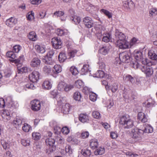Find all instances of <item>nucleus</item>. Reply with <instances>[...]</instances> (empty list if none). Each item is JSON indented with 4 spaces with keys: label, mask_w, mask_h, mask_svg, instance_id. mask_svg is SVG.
<instances>
[{
    "label": "nucleus",
    "mask_w": 157,
    "mask_h": 157,
    "mask_svg": "<svg viewBox=\"0 0 157 157\" xmlns=\"http://www.w3.org/2000/svg\"><path fill=\"white\" fill-rule=\"evenodd\" d=\"M119 123L125 129H129L134 126L133 121L127 115L122 116L120 118Z\"/></svg>",
    "instance_id": "1"
},
{
    "label": "nucleus",
    "mask_w": 157,
    "mask_h": 157,
    "mask_svg": "<svg viewBox=\"0 0 157 157\" xmlns=\"http://www.w3.org/2000/svg\"><path fill=\"white\" fill-rule=\"evenodd\" d=\"M74 88L72 85L68 84L63 82L59 83L58 86V89L61 91H65L66 92L69 91Z\"/></svg>",
    "instance_id": "2"
},
{
    "label": "nucleus",
    "mask_w": 157,
    "mask_h": 157,
    "mask_svg": "<svg viewBox=\"0 0 157 157\" xmlns=\"http://www.w3.org/2000/svg\"><path fill=\"white\" fill-rule=\"evenodd\" d=\"M144 133L143 130L138 128H135L132 129L131 134L132 137L134 139H137L141 137Z\"/></svg>",
    "instance_id": "3"
},
{
    "label": "nucleus",
    "mask_w": 157,
    "mask_h": 157,
    "mask_svg": "<svg viewBox=\"0 0 157 157\" xmlns=\"http://www.w3.org/2000/svg\"><path fill=\"white\" fill-rule=\"evenodd\" d=\"M31 104L32 109L34 111H37L40 109L42 103L39 101L34 100L31 101Z\"/></svg>",
    "instance_id": "4"
},
{
    "label": "nucleus",
    "mask_w": 157,
    "mask_h": 157,
    "mask_svg": "<svg viewBox=\"0 0 157 157\" xmlns=\"http://www.w3.org/2000/svg\"><path fill=\"white\" fill-rule=\"evenodd\" d=\"M51 43L53 47L56 49L61 48L62 43L59 38L54 37L52 39Z\"/></svg>",
    "instance_id": "5"
},
{
    "label": "nucleus",
    "mask_w": 157,
    "mask_h": 157,
    "mask_svg": "<svg viewBox=\"0 0 157 157\" xmlns=\"http://www.w3.org/2000/svg\"><path fill=\"white\" fill-rule=\"evenodd\" d=\"M55 142V140L51 138L47 139L45 141L46 145L49 146L50 151H53L56 150V146L54 144Z\"/></svg>",
    "instance_id": "6"
},
{
    "label": "nucleus",
    "mask_w": 157,
    "mask_h": 157,
    "mask_svg": "<svg viewBox=\"0 0 157 157\" xmlns=\"http://www.w3.org/2000/svg\"><path fill=\"white\" fill-rule=\"evenodd\" d=\"M119 59L121 62L128 63L130 61V56L126 52L121 53L119 55Z\"/></svg>",
    "instance_id": "7"
},
{
    "label": "nucleus",
    "mask_w": 157,
    "mask_h": 157,
    "mask_svg": "<svg viewBox=\"0 0 157 157\" xmlns=\"http://www.w3.org/2000/svg\"><path fill=\"white\" fill-rule=\"evenodd\" d=\"M117 45L120 48L124 49L129 47V43L125 40H117Z\"/></svg>",
    "instance_id": "8"
},
{
    "label": "nucleus",
    "mask_w": 157,
    "mask_h": 157,
    "mask_svg": "<svg viewBox=\"0 0 157 157\" xmlns=\"http://www.w3.org/2000/svg\"><path fill=\"white\" fill-rule=\"evenodd\" d=\"M83 21L85 26L87 28H91L93 26V23L92 19L89 17L84 18Z\"/></svg>",
    "instance_id": "9"
},
{
    "label": "nucleus",
    "mask_w": 157,
    "mask_h": 157,
    "mask_svg": "<svg viewBox=\"0 0 157 157\" xmlns=\"http://www.w3.org/2000/svg\"><path fill=\"white\" fill-rule=\"evenodd\" d=\"M40 74L39 72L36 71H34L31 74L30 77V81L33 83L36 82L39 80Z\"/></svg>",
    "instance_id": "10"
},
{
    "label": "nucleus",
    "mask_w": 157,
    "mask_h": 157,
    "mask_svg": "<svg viewBox=\"0 0 157 157\" xmlns=\"http://www.w3.org/2000/svg\"><path fill=\"white\" fill-rule=\"evenodd\" d=\"M141 70L142 72H144L147 76H149L153 73V70L152 68H150L147 66H143L141 68Z\"/></svg>",
    "instance_id": "11"
},
{
    "label": "nucleus",
    "mask_w": 157,
    "mask_h": 157,
    "mask_svg": "<svg viewBox=\"0 0 157 157\" xmlns=\"http://www.w3.org/2000/svg\"><path fill=\"white\" fill-rule=\"evenodd\" d=\"M148 56L151 59L157 60V47L153 49L149 50L148 53Z\"/></svg>",
    "instance_id": "12"
},
{
    "label": "nucleus",
    "mask_w": 157,
    "mask_h": 157,
    "mask_svg": "<svg viewBox=\"0 0 157 157\" xmlns=\"http://www.w3.org/2000/svg\"><path fill=\"white\" fill-rule=\"evenodd\" d=\"M17 23V20L13 17L7 19L6 22V25L10 27H12L14 26Z\"/></svg>",
    "instance_id": "13"
},
{
    "label": "nucleus",
    "mask_w": 157,
    "mask_h": 157,
    "mask_svg": "<svg viewBox=\"0 0 157 157\" xmlns=\"http://www.w3.org/2000/svg\"><path fill=\"white\" fill-rule=\"evenodd\" d=\"M115 36L117 41L125 40V36L124 34L118 30H117L115 32Z\"/></svg>",
    "instance_id": "14"
},
{
    "label": "nucleus",
    "mask_w": 157,
    "mask_h": 157,
    "mask_svg": "<svg viewBox=\"0 0 157 157\" xmlns=\"http://www.w3.org/2000/svg\"><path fill=\"white\" fill-rule=\"evenodd\" d=\"M135 59L140 62L141 59L143 58V55L141 52L138 51H135L133 53Z\"/></svg>",
    "instance_id": "15"
},
{
    "label": "nucleus",
    "mask_w": 157,
    "mask_h": 157,
    "mask_svg": "<svg viewBox=\"0 0 157 157\" xmlns=\"http://www.w3.org/2000/svg\"><path fill=\"white\" fill-rule=\"evenodd\" d=\"M71 106L68 103H66L63 105L62 107V111L64 114H68L70 110Z\"/></svg>",
    "instance_id": "16"
},
{
    "label": "nucleus",
    "mask_w": 157,
    "mask_h": 157,
    "mask_svg": "<svg viewBox=\"0 0 157 157\" xmlns=\"http://www.w3.org/2000/svg\"><path fill=\"white\" fill-rule=\"evenodd\" d=\"M2 116L4 121H5L10 119V113L7 110H3L2 113Z\"/></svg>",
    "instance_id": "17"
},
{
    "label": "nucleus",
    "mask_w": 157,
    "mask_h": 157,
    "mask_svg": "<svg viewBox=\"0 0 157 157\" xmlns=\"http://www.w3.org/2000/svg\"><path fill=\"white\" fill-rule=\"evenodd\" d=\"M123 5L127 9H130L135 6L134 3L131 0H128L125 1Z\"/></svg>",
    "instance_id": "18"
},
{
    "label": "nucleus",
    "mask_w": 157,
    "mask_h": 157,
    "mask_svg": "<svg viewBox=\"0 0 157 157\" xmlns=\"http://www.w3.org/2000/svg\"><path fill=\"white\" fill-rule=\"evenodd\" d=\"M79 120L82 123H84L88 121V115L84 113H81L80 114L79 117Z\"/></svg>",
    "instance_id": "19"
},
{
    "label": "nucleus",
    "mask_w": 157,
    "mask_h": 157,
    "mask_svg": "<svg viewBox=\"0 0 157 157\" xmlns=\"http://www.w3.org/2000/svg\"><path fill=\"white\" fill-rule=\"evenodd\" d=\"M111 48V46L107 45L101 48L99 50L100 52L103 55L107 54L108 52Z\"/></svg>",
    "instance_id": "20"
},
{
    "label": "nucleus",
    "mask_w": 157,
    "mask_h": 157,
    "mask_svg": "<svg viewBox=\"0 0 157 157\" xmlns=\"http://www.w3.org/2000/svg\"><path fill=\"white\" fill-rule=\"evenodd\" d=\"M40 63V60L38 58H35L32 60L31 65L33 67H37Z\"/></svg>",
    "instance_id": "21"
},
{
    "label": "nucleus",
    "mask_w": 157,
    "mask_h": 157,
    "mask_svg": "<svg viewBox=\"0 0 157 157\" xmlns=\"http://www.w3.org/2000/svg\"><path fill=\"white\" fill-rule=\"evenodd\" d=\"M138 118L143 123L146 122L147 121L146 116L142 112H140L138 114Z\"/></svg>",
    "instance_id": "22"
},
{
    "label": "nucleus",
    "mask_w": 157,
    "mask_h": 157,
    "mask_svg": "<svg viewBox=\"0 0 157 157\" xmlns=\"http://www.w3.org/2000/svg\"><path fill=\"white\" fill-rule=\"evenodd\" d=\"M52 87L51 82L48 80H45L42 84L43 88L46 90H49Z\"/></svg>",
    "instance_id": "23"
},
{
    "label": "nucleus",
    "mask_w": 157,
    "mask_h": 157,
    "mask_svg": "<svg viewBox=\"0 0 157 157\" xmlns=\"http://www.w3.org/2000/svg\"><path fill=\"white\" fill-rule=\"evenodd\" d=\"M98 146V142L97 139H93L91 140L90 142V146L93 149L97 148Z\"/></svg>",
    "instance_id": "24"
},
{
    "label": "nucleus",
    "mask_w": 157,
    "mask_h": 157,
    "mask_svg": "<svg viewBox=\"0 0 157 157\" xmlns=\"http://www.w3.org/2000/svg\"><path fill=\"white\" fill-rule=\"evenodd\" d=\"M102 40L105 42H108L111 40V35L109 33L103 34Z\"/></svg>",
    "instance_id": "25"
},
{
    "label": "nucleus",
    "mask_w": 157,
    "mask_h": 157,
    "mask_svg": "<svg viewBox=\"0 0 157 157\" xmlns=\"http://www.w3.org/2000/svg\"><path fill=\"white\" fill-rule=\"evenodd\" d=\"M153 128L150 125L145 124L144 129V133H151L153 132Z\"/></svg>",
    "instance_id": "26"
},
{
    "label": "nucleus",
    "mask_w": 157,
    "mask_h": 157,
    "mask_svg": "<svg viewBox=\"0 0 157 157\" xmlns=\"http://www.w3.org/2000/svg\"><path fill=\"white\" fill-rule=\"evenodd\" d=\"M62 70V68L60 65H56L54 67L53 72L54 74H57L60 72Z\"/></svg>",
    "instance_id": "27"
},
{
    "label": "nucleus",
    "mask_w": 157,
    "mask_h": 157,
    "mask_svg": "<svg viewBox=\"0 0 157 157\" xmlns=\"http://www.w3.org/2000/svg\"><path fill=\"white\" fill-rule=\"evenodd\" d=\"M105 150L104 147H100L94 152V154L96 155H102L105 153Z\"/></svg>",
    "instance_id": "28"
},
{
    "label": "nucleus",
    "mask_w": 157,
    "mask_h": 157,
    "mask_svg": "<svg viewBox=\"0 0 157 157\" xmlns=\"http://www.w3.org/2000/svg\"><path fill=\"white\" fill-rule=\"evenodd\" d=\"M82 95L79 92L76 91L73 94V98L76 101H80Z\"/></svg>",
    "instance_id": "29"
},
{
    "label": "nucleus",
    "mask_w": 157,
    "mask_h": 157,
    "mask_svg": "<svg viewBox=\"0 0 157 157\" xmlns=\"http://www.w3.org/2000/svg\"><path fill=\"white\" fill-rule=\"evenodd\" d=\"M43 61L46 64L50 65H52L54 62L52 60V57H45L43 59Z\"/></svg>",
    "instance_id": "30"
},
{
    "label": "nucleus",
    "mask_w": 157,
    "mask_h": 157,
    "mask_svg": "<svg viewBox=\"0 0 157 157\" xmlns=\"http://www.w3.org/2000/svg\"><path fill=\"white\" fill-rule=\"evenodd\" d=\"M35 48L39 53H43L45 51V49L44 48L39 45H36L35 46Z\"/></svg>",
    "instance_id": "31"
},
{
    "label": "nucleus",
    "mask_w": 157,
    "mask_h": 157,
    "mask_svg": "<svg viewBox=\"0 0 157 157\" xmlns=\"http://www.w3.org/2000/svg\"><path fill=\"white\" fill-rule=\"evenodd\" d=\"M21 66V64H18L17 65V68L18 69L17 72L18 73L24 72L25 73L27 71V68L26 67H24L20 68L19 67H20Z\"/></svg>",
    "instance_id": "32"
},
{
    "label": "nucleus",
    "mask_w": 157,
    "mask_h": 157,
    "mask_svg": "<svg viewBox=\"0 0 157 157\" xmlns=\"http://www.w3.org/2000/svg\"><path fill=\"white\" fill-rule=\"evenodd\" d=\"M81 154L84 156L86 157L90 156L91 154V151L89 149H82L81 150Z\"/></svg>",
    "instance_id": "33"
},
{
    "label": "nucleus",
    "mask_w": 157,
    "mask_h": 157,
    "mask_svg": "<svg viewBox=\"0 0 157 157\" xmlns=\"http://www.w3.org/2000/svg\"><path fill=\"white\" fill-rule=\"evenodd\" d=\"M43 71L45 74H48L51 71V68L48 65L45 66L43 68Z\"/></svg>",
    "instance_id": "34"
},
{
    "label": "nucleus",
    "mask_w": 157,
    "mask_h": 157,
    "mask_svg": "<svg viewBox=\"0 0 157 157\" xmlns=\"http://www.w3.org/2000/svg\"><path fill=\"white\" fill-rule=\"evenodd\" d=\"M105 73L101 70H98L95 74L97 78H103L105 77Z\"/></svg>",
    "instance_id": "35"
},
{
    "label": "nucleus",
    "mask_w": 157,
    "mask_h": 157,
    "mask_svg": "<svg viewBox=\"0 0 157 157\" xmlns=\"http://www.w3.org/2000/svg\"><path fill=\"white\" fill-rule=\"evenodd\" d=\"M67 58L65 54L63 52L60 53L59 55L58 59L61 62H63L66 60Z\"/></svg>",
    "instance_id": "36"
},
{
    "label": "nucleus",
    "mask_w": 157,
    "mask_h": 157,
    "mask_svg": "<svg viewBox=\"0 0 157 157\" xmlns=\"http://www.w3.org/2000/svg\"><path fill=\"white\" fill-rule=\"evenodd\" d=\"M37 39V36L34 31L30 32V40L36 41Z\"/></svg>",
    "instance_id": "37"
},
{
    "label": "nucleus",
    "mask_w": 157,
    "mask_h": 157,
    "mask_svg": "<svg viewBox=\"0 0 157 157\" xmlns=\"http://www.w3.org/2000/svg\"><path fill=\"white\" fill-rule=\"evenodd\" d=\"M71 19L72 21H74L76 25L79 24L81 21L80 17L77 16H74L72 17V19Z\"/></svg>",
    "instance_id": "38"
},
{
    "label": "nucleus",
    "mask_w": 157,
    "mask_h": 157,
    "mask_svg": "<svg viewBox=\"0 0 157 157\" xmlns=\"http://www.w3.org/2000/svg\"><path fill=\"white\" fill-rule=\"evenodd\" d=\"M10 142L5 140H2L1 144L4 149H6L9 146Z\"/></svg>",
    "instance_id": "39"
},
{
    "label": "nucleus",
    "mask_w": 157,
    "mask_h": 157,
    "mask_svg": "<svg viewBox=\"0 0 157 157\" xmlns=\"http://www.w3.org/2000/svg\"><path fill=\"white\" fill-rule=\"evenodd\" d=\"M6 56L7 57L13 59H15L16 57L15 54L13 53V52L11 51L7 52L6 53Z\"/></svg>",
    "instance_id": "40"
},
{
    "label": "nucleus",
    "mask_w": 157,
    "mask_h": 157,
    "mask_svg": "<svg viewBox=\"0 0 157 157\" xmlns=\"http://www.w3.org/2000/svg\"><path fill=\"white\" fill-rule=\"evenodd\" d=\"M149 16H153L157 14V10L155 8H152L150 9L149 11Z\"/></svg>",
    "instance_id": "41"
},
{
    "label": "nucleus",
    "mask_w": 157,
    "mask_h": 157,
    "mask_svg": "<svg viewBox=\"0 0 157 157\" xmlns=\"http://www.w3.org/2000/svg\"><path fill=\"white\" fill-rule=\"evenodd\" d=\"M32 136L33 139L35 140H39L41 137L40 134L38 132H33L32 133Z\"/></svg>",
    "instance_id": "42"
},
{
    "label": "nucleus",
    "mask_w": 157,
    "mask_h": 157,
    "mask_svg": "<svg viewBox=\"0 0 157 157\" xmlns=\"http://www.w3.org/2000/svg\"><path fill=\"white\" fill-rule=\"evenodd\" d=\"M100 11L107 16L109 18H110L112 17V13L109 11L103 9H101Z\"/></svg>",
    "instance_id": "43"
},
{
    "label": "nucleus",
    "mask_w": 157,
    "mask_h": 157,
    "mask_svg": "<svg viewBox=\"0 0 157 157\" xmlns=\"http://www.w3.org/2000/svg\"><path fill=\"white\" fill-rule=\"evenodd\" d=\"M89 67V66L88 65L86 64L84 65L82 68L81 69L82 72L85 73L89 71H90Z\"/></svg>",
    "instance_id": "44"
},
{
    "label": "nucleus",
    "mask_w": 157,
    "mask_h": 157,
    "mask_svg": "<svg viewBox=\"0 0 157 157\" xmlns=\"http://www.w3.org/2000/svg\"><path fill=\"white\" fill-rule=\"evenodd\" d=\"M70 71L72 74L74 75H76L78 74V71L76 68L74 67H71L70 69Z\"/></svg>",
    "instance_id": "45"
},
{
    "label": "nucleus",
    "mask_w": 157,
    "mask_h": 157,
    "mask_svg": "<svg viewBox=\"0 0 157 157\" xmlns=\"http://www.w3.org/2000/svg\"><path fill=\"white\" fill-rule=\"evenodd\" d=\"M92 116L94 118L96 119H99L101 117L100 113L97 111H94L93 112Z\"/></svg>",
    "instance_id": "46"
},
{
    "label": "nucleus",
    "mask_w": 157,
    "mask_h": 157,
    "mask_svg": "<svg viewBox=\"0 0 157 157\" xmlns=\"http://www.w3.org/2000/svg\"><path fill=\"white\" fill-rule=\"evenodd\" d=\"M21 49V47L19 45H16L13 47V50L14 52L18 53Z\"/></svg>",
    "instance_id": "47"
},
{
    "label": "nucleus",
    "mask_w": 157,
    "mask_h": 157,
    "mask_svg": "<svg viewBox=\"0 0 157 157\" xmlns=\"http://www.w3.org/2000/svg\"><path fill=\"white\" fill-rule=\"evenodd\" d=\"M75 84L77 88H80L83 86L84 83L82 80H78L76 82Z\"/></svg>",
    "instance_id": "48"
},
{
    "label": "nucleus",
    "mask_w": 157,
    "mask_h": 157,
    "mask_svg": "<svg viewBox=\"0 0 157 157\" xmlns=\"http://www.w3.org/2000/svg\"><path fill=\"white\" fill-rule=\"evenodd\" d=\"M65 33L64 31L63 30L60 29H57L56 31L57 34L59 36H62L64 35L65 34Z\"/></svg>",
    "instance_id": "49"
},
{
    "label": "nucleus",
    "mask_w": 157,
    "mask_h": 157,
    "mask_svg": "<svg viewBox=\"0 0 157 157\" xmlns=\"http://www.w3.org/2000/svg\"><path fill=\"white\" fill-rule=\"evenodd\" d=\"M97 95L94 93H92L90 95V99L93 101H96L97 99Z\"/></svg>",
    "instance_id": "50"
},
{
    "label": "nucleus",
    "mask_w": 157,
    "mask_h": 157,
    "mask_svg": "<svg viewBox=\"0 0 157 157\" xmlns=\"http://www.w3.org/2000/svg\"><path fill=\"white\" fill-rule=\"evenodd\" d=\"M22 129L24 132H28L29 130V125L26 123L24 124L22 127Z\"/></svg>",
    "instance_id": "51"
},
{
    "label": "nucleus",
    "mask_w": 157,
    "mask_h": 157,
    "mask_svg": "<svg viewBox=\"0 0 157 157\" xmlns=\"http://www.w3.org/2000/svg\"><path fill=\"white\" fill-rule=\"evenodd\" d=\"M64 13L62 11H56L53 14V16H56L57 17H61L63 16Z\"/></svg>",
    "instance_id": "52"
},
{
    "label": "nucleus",
    "mask_w": 157,
    "mask_h": 157,
    "mask_svg": "<svg viewBox=\"0 0 157 157\" xmlns=\"http://www.w3.org/2000/svg\"><path fill=\"white\" fill-rule=\"evenodd\" d=\"M65 150L66 152L68 153L69 154H71L72 153V149L70 146L67 145L65 147Z\"/></svg>",
    "instance_id": "53"
},
{
    "label": "nucleus",
    "mask_w": 157,
    "mask_h": 157,
    "mask_svg": "<svg viewBox=\"0 0 157 157\" xmlns=\"http://www.w3.org/2000/svg\"><path fill=\"white\" fill-rule=\"evenodd\" d=\"M13 123L16 125H19L21 124V120L19 118H16L13 121Z\"/></svg>",
    "instance_id": "54"
},
{
    "label": "nucleus",
    "mask_w": 157,
    "mask_h": 157,
    "mask_svg": "<svg viewBox=\"0 0 157 157\" xmlns=\"http://www.w3.org/2000/svg\"><path fill=\"white\" fill-rule=\"evenodd\" d=\"M89 135V133L87 131L83 132L81 134V137L83 139H85L88 137Z\"/></svg>",
    "instance_id": "55"
},
{
    "label": "nucleus",
    "mask_w": 157,
    "mask_h": 157,
    "mask_svg": "<svg viewBox=\"0 0 157 157\" xmlns=\"http://www.w3.org/2000/svg\"><path fill=\"white\" fill-rule=\"evenodd\" d=\"M42 0H30L31 3L35 5H38L40 4Z\"/></svg>",
    "instance_id": "56"
},
{
    "label": "nucleus",
    "mask_w": 157,
    "mask_h": 157,
    "mask_svg": "<svg viewBox=\"0 0 157 157\" xmlns=\"http://www.w3.org/2000/svg\"><path fill=\"white\" fill-rule=\"evenodd\" d=\"M51 97L52 98H56L57 95V90H54L50 92Z\"/></svg>",
    "instance_id": "57"
},
{
    "label": "nucleus",
    "mask_w": 157,
    "mask_h": 157,
    "mask_svg": "<svg viewBox=\"0 0 157 157\" xmlns=\"http://www.w3.org/2000/svg\"><path fill=\"white\" fill-rule=\"evenodd\" d=\"M61 131L63 134H67L69 132V130L67 127H65L62 128Z\"/></svg>",
    "instance_id": "58"
},
{
    "label": "nucleus",
    "mask_w": 157,
    "mask_h": 157,
    "mask_svg": "<svg viewBox=\"0 0 157 157\" xmlns=\"http://www.w3.org/2000/svg\"><path fill=\"white\" fill-rule=\"evenodd\" d=\"M76 52L75 51H72L68 53V56H69V59H71L73 58L75 56V54H76Z\"/></svg>",
    "instance_id": "59"
},
{
    "label": "nucleus",
    "mask_w": 157,
    "mask_h": 157,
    "mask_svg": "<svg viewBox=\"0 0 157 157\" xmlns=\"http://www.w3.org/2000/svg\"><path fill=\"white\" fill-rule=\"evenodd\" d=\"M54 54V51L53 49L50 50L48 52L46 56L52 57Z\"/></svg>",
    "instance_id": "60"
},
{
    "label": "nucleus",
    "mask_w": 157,
    "mask_h": 157,
    "mask_svg": "<svg viewBox=\"0 0 157 157\" xmlns=\"http://www.w3.org/2000/svg\"><path fill=\"white\" fill-rule=\"evenodd\" d=\"M133 67L134 68L136 69L139 68H140L141 69V68L142 67V66H141L140 63L138 62H137L133 63Z\"/></svg>",
    "instance_id": "61"
},
{
    "label": "nucleus",
    "mask_w": 157,
    "mask_h": 157,
    "mask_svg": "<svg viewBox=\"0 0 157 157\" xmlns=\"http://www.w3.org/2000/svg\"><path fill=\"white\" fill-rule=\"evenodd\" d=\"M110 136L112 139H115L118 136L117 134L115 132H112L110 133Z\"/></svg>",
    "instance_id": "62"
},
{
    "label": "nucleus",
    "mask_w": 157,
    "mask_h": 157,
    "mask_svg": "<svg viewBox=\"0 0 157 157\" xmlns=\"http://www.w3.org/2000/svg\"><path fill=\"white\" fill-rule=\"evenodd\" d=\"M46 14V13L44 11H42L41 13H40L38 17L40 19H42L44 17Z\"/></svg>",
    "instance_id": "63"
},
{
    "label": "nucleus",
    "mask_w": 157,
    "mask_h": 157,
    "mask_svg": "<svg viewBox=\"0 0 157 157\" xmlns=\"http://www.w3.org/2000/svg\"><path fill=\"white\" fill-rule=\"evenodd\" d=\"M132 76L130 75H127L125 77L123 78L124 80L126 81H129L130 82Z\"/></svg>",
    "instance_id": "64"
}]
</instances>
